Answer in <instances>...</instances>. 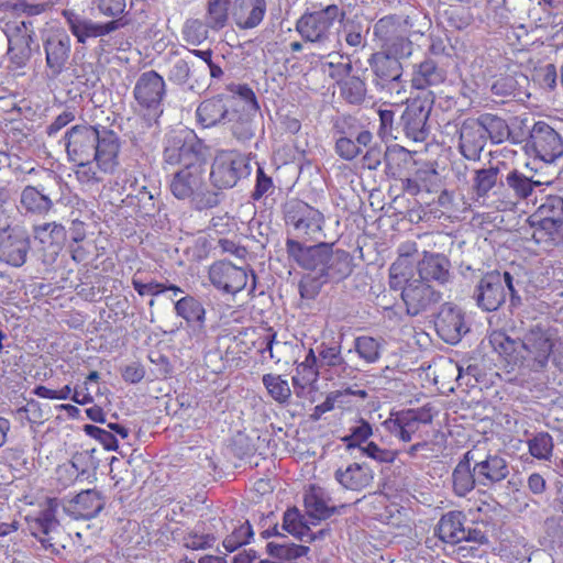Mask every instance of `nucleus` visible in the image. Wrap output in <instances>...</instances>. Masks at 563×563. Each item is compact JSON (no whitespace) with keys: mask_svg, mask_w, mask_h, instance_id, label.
Returning a JSON list of instances; mask_svg holds the SVG:
<instances>
[{"mask_svg":"<svg viewBox=\"0 0 563 563\" xmlns=\"http://www.w3.org/2000/svg\"><path fill=\"white\" fill-rule=\"evenodd\" d=\"M488 341L509 365L533 373L545 371L555 346L550 328L541 323L532 324L518 338L510 336L505 330H494Z\"/></svg>","mask_w":563,"mask_h":563,"instance_id":"obj_1","label":"nucleus"},{"mask_svg":"<svg viewBox=\"0 0 563 563\" xmlns=\"http://www.w3.org/2000/svg\"><path fill=\"white\" fill-rule=\"evenodd\" d=\"M70 162L96 159L101 173L112 174L118 168L121 140L108 126L78 124L71 126L64 136Z\"/></svg>","mask_w":563,"mask_h":563,"instance_id":"obj_2","label":"nucleus"},{"mask_svg":"<svg viewBox=\"0 0 563 563\" xmlns=\"http://www.w3.org/2000/svg\"><path fill=\"white\" fill-rule=\"evenodd\" d=\"M207 165L180 168L170 180L169 189L178 200H188L197 211L217 208L223 200L224 194L216 191L205 180Z\"/></svg>","mask_w":563,"mask_h":563,"instance_id":"obj_3","label":"nucleus"},{"mask_svg":"<svg viewBox=\"0 0 563 563\" xmlns=\"http://www.w3.org/2000/svg\"><path fill=\"white\" fill-rule=\"evenodd\" d=\"M344 15V11L336 4H312L296 21L295 29L303 42L328 49L332 47V29Z\"/></svg>","mask_w":563,"mask_h":563,"instance_id":"obj_4","label":"nucleus"},{"mask_svg":"<svg viewBox=\"0 0 563 563\" xmlns=\"http://www.w3.org/2000/svg\"><path fill=\"white\" fill-rule=\"evenodd\" d=\"M518 280L509 272L500 273L492 271L484 274L476 284L473 291V299L476 306L486 312L498 310L506 301V288L510 295V301L514 307L521 305L517 286Z\"/></svg>","mask_w":563,"mask_h":563,"instance_id":"obj_5","label":"nucleus"},{"mask_svg":"<svg viewBox=\"0 0 563 563\" xmlns=\"http://www.w3.org/2000/svg\"><path fill=\"white\" fill-rule=\"evenodd\" d=\"M373 71V85L385 97L402 101L407 92V81L404 79L401 62L391 58L386 53H373L368 58Z\"/></svg>","mask_w":563,"mask_h":563,"instance_id":"obj_6","label":"nucleus"},{"mask_svg":"<svg viewBox=\"0 0 563 563\" xmlns=\"http://www.w3.org/2000/svg\"><path fill=\"white\" fill-rule=\"evenodd\" d=\"M250 157L236 151H220L213 158L210 181L213 190L223 192L251 175Z\"/></svg>","mask_w":563,"mask_h":563,"instance_id":"obj_7","label":"nucleus"},{"mask_svg":"<svg viewBox=\"0 0 563 563\" xmlns=\"http://www.w3.org/2000/svg\"><path fill=\"white\" fill-rule=\"evenodd\" d=\"M122 191L126 192L122 199L123 206L132 208L137 217L152 219L159 213L163 205L159 189L148 184L145 176L139 178L131 173L125 174Z\"/></svg>","mask_w":563,"mask_h":563,"instance_id":"obj_8","label":"nucleus"},{"mask_svg":"<svg viewBox=\"0 0 563 563\" xmlns=\"http://www.w3.org/2000/svg\"><path fill=\"white\" fill-rule=\"evenodd\" d=\"M207 146L192 131H179L166 139L163 157L169 165L181 168L207 165Z\"/></svg>","mask_w":563,"mask_h":563,"instance_id":"obj_9","label":"nucleus"},{"mask_svg":"<svg viewBox=\"0 0 563 563\" xmlns=\"http://www.w3.org/2000/svg\"><path fill=\"white\" fill-rule=\"evenodd\" d=\"M166 95L164 78L155 70L142 73L133 88V96L143 115L150 122H157L164 112L163 99Z\"/></svg>","mask_w":563,"mask_h":563,"instance_id":"obj_10","label":"nucleus"},{"mask_svg":"<svg viewBox=\"0 0 563 563\" xmlns=\"http://www.w3.org/2000/svg\"><path fill=\"white\" fill-rule=\"evenodd\" d=\"M3 32L8 40L7 55L16 68L24 67L32 53L40 49L35 40V29L31 20H14L4 24Z\"/></svg>","mask_w":563,"mask_h":563,"instance_id":"obj_11","label":"nucleus"},{"mask_svg":"<svg viewBox=\"0 0 563 563\" xmlns=\"http://www.w3.org/2000/svg\"><path fill=\"white\" fill-rule=\"evenodd\" d=\"M284 219L298 236L309 240L323 238L324 216L302 200H290L285 205Z\"/></svg>","mask_w":563,"mask_h":563,"instance_id":"obj_12","label":"nucleus"},{"mask_svg":"<svg viewBox=\"0 0 563 563\" xmlns=\"http://www.w3.org/2000/svg\"><path fill=\"white\" fill-rule=\"evenodd\" d=\"M352 121V118H344L334 124L335 133L339 134L335 140L334 151L344 161L356 158L362 154L363 147L369 146L373 141L371 131L365 129L358 130Z\"/></svg>","mask_w":563,"mask_h":563,"instance_id":"obj_13","label":"nucleus"},{"mask_svg":"<svg viewBox=\"0 0 563 563\" xmlns=\"http://www.w3.org/2000/svg\"><path fill=\"white\" fill-rule=\"evenodd\" d=\"M527 145L536 157L545 163H553L563 156L562 135L544 121H538L533 124Z\"/></svg>","mask_w":563,"mask_h":563,"instance_id":"obj_14","label":"nucleus"},{"mask_svg":"<svg viewBox=\"0 0 563 563\" xmlns=\"http://www.w3.org/2000/svg\"><path fill=\"white\" fill-rule=\"evenodd\" d=\"M401 299L408 316L416 317L433 310L442 300V292L420 279L407 280L401 291Z\"/></svg>","mask_w":563,"mask_h":563,"instance_id":"obj_15","label":"nucleus"},{"mask_svg":"<svg viewBox=\"0 0 563 563\" xmlns=\"http://www.w3.org/2000/svg\"><path fill=\"white\" fill-rule=\"evenodd\" d=\"M432 100L416 98L409 101L400 117V126L405 135L415 141L427 140L430 130L428 120L432 109Z\"/></svg>","mask_w":563,"mask_h":563,"instance_id":"obj_16","label":"nucleus"},{"mask_svg":"<svg viewBox=\"0 0 563 563\" xmlns=\"http://www.w3.org/2000/svg\"><path fill=\"white\" fill-rule=\"evenodd\" d=\"M235 101L230 96L217 95L201 101L196 109V123L201 129H211L228 124L234 115Z\"/></svg>","mask_w":563,"mask_h":563,"instance_id":"obj_17","label":"nucleus"},{"mask_svg":"<svg viewBox=\"0 0 563 563\" xmlns=\"http://www.w3.org/2000/svg\"><path fill=\"white\" fill-rule=\"evenodd\" d=\"M208 277L211 285L224 292L235 295L247 285V271L230 261H217L210 265Z\"/></svg>","mask_w":563,"mask_h":563,"instance_id":"obj_18","label":"nucleus"},{"mask_svg":"<svg viewBox=\"0 0 563 563\" xmlns=\"http://www.w3.org/2000/svg\"><path fill=\"white\" fill-rule=\"evenodd\" d=\"M57 506L55 498H48L46 506L35 517L26 518L30 533L40 541L45 550H49L52 553L58 552L52 536L59 528V521L56 518Z\"/></svg>","mask_w":563,"mask_h":563,"instance_id":"obj_19","label":"nucleus"},{"mask_svg":"<svg viewBox=\"0 0 563 563\" xmlns=\"http://www.w3.org/2000/svg\"><path fill=\"white\" fill-rule=\"evenodd\" d=\"M46 66L53 77L59 76L68 63L71 38L65 30L52 31L43 41Z\"/></svg>","mask_w":563,"mask_h":563,"instance_id":"obj_20","label":"nucleus"},{"mask_svg":"<svg viewBox=\"0 0 563 563\" xmlns=\"http://www.w3.org/2000/svg\"><path fill=\"white\" fill-rule=\"evenodd\" d=\"M434 325L439 336L449 344H456L468 331L464 320V313L460 308L452 303L441 306L434 320Z\"/></svg>","mask_w":563,"mask_h":563,"instance_id":"obj_21","label":"nucleus"},{"mask_svg":"<svg viewBox=\"0 0 563 563\" xmlns=\"http://www.w3.org/2000/svg\"><path fill=\"white\" fill-rule=\"evenodd\" d=\"M63 16L78 43L85 44L88 38H96L110 34L119 29L115 20L106 23L93 22L92 20L76 13L73 10H64Z\"/></svg>","mask_w":563,"mask_h":563,"instance_id":"obj_22","label":"nucleus"},{"mask_svg":"<svg viewBox=\"0 0 563 563\" xmlns=\"http://www.w3.org/2000/svg\"><path fill=\"white\" fill-rule=\"evenodd\" d=\"M329 243L320 242L316 245L306 246L297 240L287 239L286 252L299 267L314 272L317 275L321 273L323 260Z\"/></svg>","mask_w":563,"mask_h":563,"instance_id":"obj_23","label":"nucleus"},{"mask_svg":"<svg viewBox=\"0 0 563 563\" xmlns=\"http://www.w3.org/2000/svg\"><path fill=\"white\" fill-rule=\"evenodd\" d=\"M449 65L444 60L423 58L412 65L411 87L424 90L442 85L448 78Z\"/></svg>","mask_w":563,"mask_h":563,"instance_id":"obj_24","label":"nucleus"},{"mask_svg":"<svg viewBox=\"0 0 563 563\" xmlns=\"http://www.w3.org/2000/svg\"><path fill=\"white\" fill-rule=\"evenodd\" d=\"M487 144V139L475 118L465 119L459 129V151L467 161L477 162Z\"/></svg>","mask_w":563,"mask_h":563,"instance_id":"obj_25","label":"nucleus"},{"mask_svg":"<svg viewBox=\"0 0 563 563\" xmlns=\"http://www.w3.org/2000/svg\"><path fill=\"white\" fill-rule=\"evenodd\" d=\"M451 262L448 256L441 253L423 252V256L418 261L417 272L419 279L424 283H435L445 285L452 278Z\"/></svg>","mask_w":563,"mask_h":563,"instance_id":"obj_26","label":"nucleus"},{"mask_svg":"<svg viewBox=\"0 0 563 563\" xmlns=\"http://www.w3.org/2000/svg\"><path fill=\"white\" fill-rule=\"evenodd\" d=\"M353 266V257L347 251L333 249L329 243L319 276L327 283H339L352 274Z\"/></svg>","mask_w":563,"mask_h":563,"instance_id":"obj_27","label":"nucleus"},{"mask_svg":"<svg viewBox=\"0 0 563 563\" xmlns=\"http://www.w3.org/2000/svg\"><path fill=\"white\" fill-rule=\"evenodd\" d=\"M267 11L266 0H234L231 19L239 30H253L264 20Z\"/></svg>","mask_w":563,"mask_h":563,"instance_id":"obj_28","label":"nucleus"},{"mask_svg":"<svg viewBox=\"0 0 563 563\" xmlns=\"http://www.w3.org/2000/svg\"><path fill=\"white\" fill-rule=\"evenodd\" d=\"M177 317L184 319L192 328L196 338L206 335V308L203 303L192 295H186L178 299L174 305Z\"/></svg>","mask_w":563,"mask_h":563,"instance_id":"obj_29","label":"nucleus"},{"mask_svg":"<svg viewBox=\"0 0 563 563\" xmlns=\"http://www.w3.org/2000/svg\"><path fill=\"white\" fill-rule=\"evenodd\" d=\"M474 472L477 474V483L482 486H490L500 483L508 477L510 470L505 457L498 454H487L478 461L475 456Z\"/></svg>","mask_w":563,"mask_h":563,"instance_id":"obj_30","label":"nucleus"},{"mask_svg":"<svg viewBox=\"0 0 563 563\" xmlns=\"http://www.w3.org/2000/svg\"><path fill=\"white\" fill-rule=\"evenodd\" d=\"M106 500L96 489H86L77 494L65 506V510L76 519H92L104 508Z\"/></svg>","mask_w":563,"mask_h":563,"instance_id":"obj_31","label":"nucleus"},{"mask_svg":"<svg viewBox=\"0 0 563 563\" xmlns=\"http://www.w3.org/2000/svg\"><path fill=\"white\" fill-rule=\"evenodd\" d=\"M335 481L345 489L361 492L373 483L374 472L366 463L353 462L334 472Z\"/></svg>","mask_w":563,"mask_h":563,"instance_id":"obj_32","label":"nucleus"},{"mask_svg":"<svg viewBox=\"0 0 563 563\" xmlns=\"http://www.w3.org/2000/svg\"><path fill=\"white\" fill-rule=\"evenodd\" d=\"M32 233L41 250L51 255H57L60 252L67 238L65 227L55 221L33 225Z\"/></svg>","mask_w":563,"mask_h":563,"instance_id":"obj_33","label":"nucleus"},{"mask_svg":"<svg viewBox=\"0 0 563 563\" xmlns=\"http://www.w3.org/2000/svg\"><path fill=\"white\" fill-rule=\"evenodd\" d=\"M96 450H84L73 454L68 464H63L57 467L56 473L58 479H64V485H68L77 479L79 476H85L90 471H96L98 467V460L95 457Z\"/></svg>","mask_w":563,"mask_h":563,"instance_id":"obj_34","label":"nucleus"},{"mask_svg":"<svg viewBox=\"0 0 563 563\" xmlns=\"http://www.w3.org/2000/svg\"><path fill=\"white\" fill-rule=\"evenodd\" d=\"M473 461H475V451L468 450L452 472L453 492L459 497H465L477 483V474L474 472V465L472 466Z\"/></svg>","mask_w":563,"mask_h":563,"instance_id":"obj_35","label":"nucleus"},{"mask_svg":"<svg viewBox=\"0 0 563 563\" xmlns=\"http://www.w3.org/2000/svg\"><path fill=\"white\" fill-rule=\"evenodd\" d=\"M503 187L504 181L498 166L483 167L474 170L471 189L477 201L481 199L486 200L490 194L496 195L497 189Z\"/></svg>","mask_w":563,"mask_h":563,"instance_id":"obj_36","label":"nucleus"},{"mask_svg":"<svg viewBox=\"0 0 563 563\" xmlns=\"http://www.w3.org/2000/svg\"><path fill=\"white\" fill-rule=\"evenodd\" d=\"M20 206L26 214L43 217L53 209L54 203L43 185H29L21 191Z\"/></svg>","mask_w":563,"mask_h":563,"instance_id":"obj_37","label":"nucleus"},{"mask_svg":"<svg viewBox=\"0 0 563 563\" xmlns=\"http://www.w3.org/2000/svg\"><path fill=\"white\" fill-rule=\"evenodd\" d=\"M533 218L541 229L551 233L558 232L563 224V198L556 195L548 196L538 207Z\"/></svg>","mask_w":563,"mask_h":563,"instance_id":"obj_38","label":"nucleus"},{"mask_svg":"<svg viewBox=\"0 0 563 563\" xmlns=\"http://www.w3.org/2000/svg\"><path fill=\"white\" fill-rule=\"evenodd\" d=\"M466 516L462 511L451 510L441 516L435 528L437 536L443 543L455 545L461 543L463 537V527Z\"/></svg>","mask_w":563,"mask_h":563,"instance_id":"obj_39","label":"nucleus"},{"mask_svg":"<svg viewBox=\"0 0 563 563\" xmlns=\"http://www.w3.org/2000/svg\"><path fill=\"white\" fill-rule=\"evenodd\" d=\"M528 86V77L521 73H516L514 75H501L496 78L490 85V91L497 97H511L522 100L525 97L530 96L527 90Z\"/></svg>","mask_w":563,"mask_h":563,"instance_id":"obj_40","label":"nucleus"},{"mask_svg":"<svg viewBox=\"0 0 563 563\" xmlns=\"http://www.w3.org/2000/svg\"><path fill=\"white\" fill-rule=\"evenodd\" d=\"M29 251V238L9 234L0 239V261L13 267H20L26 262Z\"/></svg>","mask_w":563,"mask_h":563,"instance_id":"obj_41","label":"nucleus"},{"mask_svg":"<svg viewBox=\"0 0 563 563\" xmlns=\"http://www.w3.org/2000/svg\"><path fill=\"white\" fill-rule=\"evenodd\" d=\"M317 362L322 369L338 373L347 366L341 353V341L332 338L330 341H321L314 350Z\"/></svg>","mask_w":563,"mask_h":563,"instance_id":"obj_42","label":"nucleus"},{"mask_svg":"<svg viewBox=\"0 0 563 563\" xmlns=\"http://www.w3.org/2000/svg\"><path fill=\"white\" fill-rule=\"evenodd\" d=\"M239 103L236 102L233 107L234 115L230 118L228 124H230L233 137L241 143H246L255 136L254 119L257 113L241 108Z\"/></svg>","mask_w":563,"mask_h":563,"instance_id":"obj_43","label":"nucleus"},{"mask_svg":"<svg viewBox=\"0 0 563 563\" xmlns=\"http://www.w3.org/2000/svg\"><path fill=\"white\" fill-rule=\"evenodd\" d=\"M549 184V180L536 179L533 175L528 176L517 168L509 170L504 183L517 200L528 199L536 187Z\"/></svg>","mask_w":563,"mask_h":563,"instance_id":"obj_44","label":"nucleus"},{"mask_svg":"<svg viewBox=\"0 0 563 563\" xmlns=\"http://www.w3.org/2000/svg\"><path fill=\"white\" fill-rule=\"evenodd\" d=\"M320 372L314 349H309L303 361L296 362V374L291 378L295 389L305 390L312 386L317 383Z\"/></svg>","mask_w":563,"mask_h":563,"instance_id":"obj_45","label":"nucleus"},{"mask_svg":"<svg viewBox=\"0 0 563 563\" xmlns=\"http://www.w3.org/2000/svg\"><path fill=\"white\" fill-rule=\"evenodd\" d=\"M475 119L482 126L486 139L490 140L493 144H501L508 140L510 129L505 119L489 112L482 113Z\"/></svg>","mask_w":563,"mask_h":563,"instance_id":"obj_46","label":"nucleus"},{"mask_svg":"<svg viewBox=\"0 0 563 563\" xmlns=\"http://www.w3.org/2000/svg\"><path fill=\"white\" fill-rule=\"evenodd\" d=\"M305 508L312 520H325L336 510L334 506H329L323 498L320 489L311 488L305 494Z\"/></svg>","mask_w":563,"mask_h":563,"instance_id":"obj_47","label":"nucleus"},{"mask_svg":"<svg viewBox=\"0 0 563 563\" xmlns=\"http://www.w3.org/2000/svg\"><path fill=\"white\" fill-rule=\"evenodd\" d=\"M301 518L302 517L296 507L288 508L284 512L282 528L300 541H314L317 539V534L310 530L307 523L302 522Z\"/></svg>","mask_w":563,"mask_h":563,"instance_id":"obj_48","label":"nucleus"},{"mask_svg":"<svg viewBox=\"0 0 563 563\" xmlns=\"http://www.w3.org/2000/svg\"><path fill=\"white\" fill-rule=\"evenodd\" d=\"M234 0H208L206 16L209 26L213 31H220L227 26L231 18V8Z\"/></svg>","mask_w":563,"mask_h":563,"instance_id":"obj_49","label":"nucleus"},{"mask_svg":"<svg viewBox=\"0 0 563 563\" xmlns=\"http://www.w3.org/2000/svg\"><path fill=\"white\" fill-rule=\"evenodd\" d=\"M254 537L253 527L249 520H238L232 523L229 534L224 538L222 544L228 552H234L241 547L250 543Z\"/></svg>","mask_w":563,"mask_h":563,"instance_id":"obj_50","label":"nucleus"},{"mask_svg":"<svg viewBox=\"0 0 563 563\" xmlns=\"http://www.w3.org/2000/svg\"><path fill=\"white\" fill-rule=\"evenodd\" d=\"M266 550L271 556L287 562L299 559L310 551L308 547L288 542L287 539L282 542H268Z\"/></svg>","mask_w":563,"mask_h":563,"instance_id":"obj_51","label":"nucleus"},{"mask_svg":"<svg viewBox=\"0 0 563 563\" xmlns=\"http://www.w3.org/2000/svg\"><path fill=\"white\" fill-rule=\"evenodd\" d=\"M372 435V424L364 418H358L355 420V423L349 428V434L344 435L341 441L345 444L347 450L360 449Z\"/></svg>","mask_w":563,"mask_h":563,"instance_id":"obj_52","label":"nucleus"},{"mask_svg":"<svg viewBox=\"0 0 563 563\" xmlns=\"http://www.w3.org/2000/svg\"><path fill=\"white\" fill-rule=\"evenodd\" d=\"M200 70L194 63L185 58H177L170 62L167 70V79L177 86H185L189 82L191 75Z\"/></svg>","mask_w":563,"mask_h":563,"instance_id":"obj_53","label":"nucleus"},{"mask_svg":"<svg viewBox=\"0 0 563 563\" xmlns=\"http://www.w3.org/2000/svg\"><path fill=\"white\" fill-rule=\"evenodd\" d=\"M385 428L399 440L409 442L412 434L417 431V426L412 424L400 411L393 412L383 423Z\"/></svg>","mask_w":563,"mask_h":563,"instance_id":"obj_54","label":"nucleus"},{"mask_svg":"<svg viewBox=\"0 0 563 563\" xmlns=\"http://www.w3.org/2000/svg\"><path fill=\"white\" fill-rule=\"evenodd\" d=\"M209 23L207 20L187 19L181 29V35L185 42L198 46L203 43L209 35Z\"/></svg>","mask_w":563,"mask_h":563,"instance_id":"obj_55","label":"nucleus"},{"mask_svg":"<svg viewBox=\"0 0 563 563\" xmlns=\"http://www.w3.org/2000/svg\"><path fill=\"white\" fill-rule=\"evenodd\" d=\"M342 98L351 104H361L366 97V85L357 76H351L339 82Z\"/></svg>","mask_w":563,"mask_h":563,"instance_id":"obj_56","label":"nucleus"},{"mask_svg":"<svg viewBox=\"0 0 563 563\" xmlns=\"http://www.w3.org/2000/svg\"><path fill=\"white\" fill-rule=\"evenodd\" d=\"M262 382L274 400L279 404H286L289 400L291 396L289 384L280 375L265 374Z\"/></svg>","mask_w":563,"mask_h":563,"instance_id":"obj_57","label":"nucleus"},{"mask_svg":"<svg viewBox=\"0 0 563 563\" xmlns=\"http://www.w3.org/2000/svg\"><path fill=\"white\" fill-rule=\"evenodd\" d=\"M380 343L373 336L361 335L354 340V350L358 357L368 364L380 358Z\"/></svg>","mask_w":563,"mask_h":563,"instance_id":"obj_58","label":"nucleus"},{"mask_svg":"<svg viewBox=\"0 0 563 563\" xmlns=\"http://www.w3.org/2000/svg\"><path fill=\"white\" fill-rule=\"evenodd\" d=\"M412 49V42L409 38L398 34L385 44H382V49L377 53H386L391 58H396L398 62H401V59L411 56Z\"/></svg>","mask_w":563,"mask_h":563,"instance_id":"obj_59","label":"nucleus"},{"mask_svg":"<svg viewBox=\"0 0 563 563\" xmlns=\"http://www.w3.org/2000/svg\"><path fill=\"white\" fill-rule=\"evenodd\" d=\"M553 446V439L548 432H539L528 440L529 452L538 460H549Z\"/></svg>","mask_w":563,"mask_h":563,"instance_id":"obj_60","label":"nucleus"},{"mask_svg":"<svg viewBox=\"0 0 563 563\" xmlns=\"http://www.w3.org/2000/svg\"><path fill=\"white\" fill-rule=\"evenodd\" d=\"M76 164L75 176L80 184L92 185L102 180L100 168L96 164V159L82 162H74Z\"/></svg>","mask_w":563,"mask_h":563,"instance_id":"obj_61","label":"nucleus"},{"mask_svg":"<svg viewBox=\"0 0 563 563\" xmlns=\"http://www.w3.org/2000/svg\"><path fill=\"white\" fill-rule=\"evenodd\" d=\"M274 192L275 185L273 178L265 173L264 168L260 164H257L255 186L251 194V198L258 201L263 197L272 196Z\"/></svg>","mask_w":563,"mask_h":563,"instance_id":"obj_62","label":"nucleus"},{"mask_svg":"<svg viewBox=\"0 0 563 563\" xmlns=\"http://www.w3.org/2000/svg\"><path fill=\"white\" fill-rule=\"evenodd\" d=\"M396 148H387L386 151L378 144L367 146V151L362 157L363 166L369 170H376L383 161L388 164V158Z\"/></svg>","mask_w":563,"mask_h":563,"instance_id":"obj_63","label":"nucleus"},{"mask_svg":"<svg viewBox=\"0 0 563 563\" xmlns=\"http://www.w3.org/2000/svg\"><path fill=\"white\" fill-rule=\"evenodd\" d=\"M398 29L399 25L397 24L395 18L384 16L375 23L373 33L374 36L382 42V44H385L398 35Z\"/></svg>","mask_w":563,"mask_h":563,"instance_id":"obj_64","label":"nucleus"}]
</instances>
